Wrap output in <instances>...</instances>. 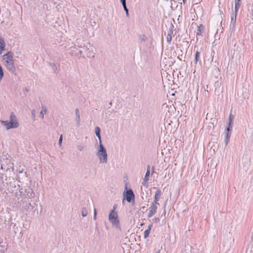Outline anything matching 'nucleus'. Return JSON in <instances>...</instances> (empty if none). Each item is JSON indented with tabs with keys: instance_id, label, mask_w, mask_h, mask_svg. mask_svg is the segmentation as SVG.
I'll return each mask as SVG.
<instances>
[{
	"instance_id": "f257e3e1",
	"label": "nucleus",
	"mask_w": 253,
	"mask_h": 253,
	"mask_svg": "<svg viewBox=\"0 0 253 253\" xmlns=\"http://www.w3.org/2000/svg\"><path fill=\"white\" fill-rule=\"evenodd\" d=\"M19 192L24 197L23 204H25L26 206L38 205V204L35 203L37 198L34 197L35 193L31 187L27 186L24 188H21Z\"/></svg>"
},
{
	"instance_id": "f03ea898",
	"label": "nucleus",
	"mask_w": 253,
	"mask_h": 253,
	"mask_svg": "<svg viewBox=\"0 0 253 253\" xmlns=\"http://www.w3.org/2000/svg\"><path fill=\"white\" fill-rule=\"evenodd\" d=\"M87 42H84L81 39H77L76 41L75 44L76 48L79 50L81 56H84L85 51L89 48V45L86 43Z\"/></svg>"
},
{
	"instance_id": "7ed1b4c3",
	"label": "nucleus",
	"mask_w": 253,
	"mask_h": 253,
	"mask_svg": "<svg viewBox=\"0 0 253 253\" xmlns=\"http://www.w3.org/2000/svg\"><path fill=\"white\" fill-rule=\"evenodd\" d=\"M97 155L99 159L100 162L102 163H106L107 162V154L105 148L100 142L99 146V149L97 153Z\"/></svg>"
},
{
	"instance_id": "20e7f679",
	"label": "nucleus",
	"mask_w": 253,
	"mask_h": 253,
	"mask_svg": "<svg viewBox=\"0 0 253 253\" xmlns=\"http://www.w3.org/2000/svg\"><path fill=\"white\" fill-rule=\"evenodd\" d=\"M233 116L230 114L229 116V118L227 122L228 126L225 129L226 132L225 133L224 140L225 145H227L230 139V134L229 133V131L231 130L232 128V123L233 122Z\"/></svg>"
},
{
	"instance_id": "39448f33",
	"label": "nucleus",
	"mask_w": 253,
	"mask_h": 253,
	"mask_svg": "<svg viewBox=\"0 0 253 253\" xmlns=\"http://www.w3.org/2000/svg\"><path fill=\"white\" fill-rule=\"evenodd\" d=\"M115 208L111 211L109 215V220L113 224L117 227L119 226V220L118 219V215L117 212L115 211Z\"/></svg>"
},
{
	"instance_id": "423d86ee",
	"label": "nucleus",
	"mask_w": 253,
	"mask_h": 253,
	"mask_svg": "<svg viewBox=\"0 0 253 253\" xmlns=\"http://www.w3.org/2000/svg\"><path fill=\"white\" fill-rule=\"evenodd\" d=\"M0 163L1 169L6 171L10 170L13 167V164L8 159L1 160Z\"/></svg>"
},
{
	"instance_id": "0eeeda50",
	"label": "nucleus",
	"mask_w": 253,
	"mask_h": 253,
	"mask_svg": "<svg viewBox=\"0 0 253 253\" xmlns=\"http://www.w3.org/2000/svg\"><path fill=\"white\" fill-rule=\"evenodd\" d=\"M123 195V201L124 200H126L129 203L134 202V194L133 191L131 189L126 190V192L124 191Z\"/></svg>"
},
{
	"instance_id": "6e6552de",
	"label": "nucleus",
	"mask_w": 253,
	"mask_h": 253,
	"mask_svg": "<svg viewBox=\"0 0 253 253\" xmlns=\"http://www.w3.org/2000/svg\"><path fill=\"white\" fill-rule=\"evenodd\" d=\"M0 123L2 125L6 126L7 130L10 128H17L19 126L18 123H12L8 121H0Z\"/></svg>"
},
{
	"instance_id": "1a4fd4ad",
	"label": "nucleus",
	"mask_w": 253,
	"mask_h": 253,
	"mask_svg": "<svg viewBox=\"0 0 253 253\" xmlns=\"http://www.w3.org/2000/svg\"><path fill=\"white\" fill-rule=\"evenodd\" d=\"M86 43L89 45V48L88 50L85 51V53L84 55H86L88 58L93 57L94 56V47L91 45L90 43L89 42H87Z\"/></svg>"
},
{
	"instance_id": "9d476101",
	"label": "nucleus",
	"mask_w": 253,
	"mask_h": 253,
	"mask_svg": "<svg viewBox=\"0 0 253 253\" xmlns=\"http://www.w3.org/2000/svg\"><path fill=\"white\" fill-rule=\"evenodd\" d=\"M5 66L6 69L11 73H14L16 71V68L14 66V61H8L5 63Z\"/></svg>"
},
{
	"instance_id": "9b49d317",
	"label": "nucleus",
	"mask_w": 253,
	"mask_h": 253,
	"mask_svg": "<svg viewBox=\"0 0 253 253\" xmlns=\"http://www.w3.org/2000/svg\"><path fill=\"white\" fill-rule=\"evenodd\" d=\"M240 0H235V17H237L238 10L241 6Z\"/></svg>"
},
{
	"instance_id": "f8f14e48",
	"label": "nucleus",
	"mask_w": 253,
	"mask_h": 253,
	"mask_svg": "<svg viewBox=\"0 0 253 253\" xmlns=\"http://www.w3.org/2000/svg\"><path fill=\"white\" fill-rule=\"evenodd\" d=\"M173 30L172 28H170L169 29L168 32V35L167 37V41L169 43H170L172 39V35L173 34Z\"/></svg>"
},
{
	"instance_id": "ddd939ff",
	"label": "nucleus",
	"mask_w": 253,
	"mask_h": 253,
	"mask_svg": "<svg viewBox=\"0 0 253 253\" xmlns=\"http://www.w3.org/2000/svg\"><path fill=\"white\" fill-rule=\"evenodd\" d=\"M5 43L4 39L0 37V54H1L2 51L5 49Z\"/></svg>"
},
{
	"instance_id": "4468645a",
	"label": "nucleus",
	"mask_w": 253,
	"mask_h": 253,
	"mask_svg": "<svg viewBox=\"0 0 253 253\" xmlns=\"http://www.w3.org/2000/svg\"><path fill=\"white\" fill-rule=\"evenodd\" d=\"M152 227V224H150L148 226V228L146 230H145V231L144 232V238H147V237H148Z\"/></svg>"
},
{
	"instance_id": "2eb2a0df",
	"label": "nucleus",
	"mask_w": 253,
	"mask_h": 253,
	"mask_svg": "<svg viewBox=\"0 0 253 253\" xmlns=\"http://www.w3.org/2000/svg\"><path fill=\"white\" fill-rule=\"evenodd\" d=\"M75 114H76V120L77 122V126L80 125V111L79 109L77 108L75 110Z\"/></svg>"
},
{
	"instance_id": "dca6fc26",
	"label": "nucleus",
	"mask_w": 253,
	"mask_h": 253,
	"mask_svg": "<svg viewBox=\"0 0 253 253\" xmlns=\"http://www.w3.org/2000/svg\"><path fill=\"white\" fill-rule=\"evenodd\" d=\"M100 128H99V127L98 126H96L95 128V134L96 135V136L98 137V139H99V143H100V142H102L101 141V135H100Z\"/></svg>"
},
{
	"instance_id": "f3484780",
	"label": "nucleus",
	"mask_w": 253,
	"mask_h": 253,
	"mask_svg": "<svg viewBox=\"0 0 253 253\" xmlns=\"http://www.w3.org/2000/svg\"><path fill=\"white\" fill-rule=\"evenodd\" d=\"M161 194V191L160 189H158L155 194L154 202L156 204H157V202L159 200Z\"/></svg>"
},
{
	"instance_id": "a211bd4d",
	"label": "nucleus",
	"mask_w": 253,
	"mask_h": 253,
	"mask_svg": "<svg viewBox=\"0 0 253 253\" xmlns=\"http://www.w3.org/2000/svg\"><path fill=\"white\" fill-rule=\"evenodd\" d=\"M236 21V17H235V13H234V15L231 17V23H230V28H234L235 27Z\"/></svg>"
},
{
	"instance_id": "6ab92c4d",
	"label": "nucleus",
	"mask_w": 253,
	"mask_h": 253,
	"mask_svg": "<svg viewBox=\"0 0 253 253\" xmlns=\"http://www.w3.org/2000/svg\"><path fill=\"white\" fill-rule=\"evenodd\" d=\"M150 171L149 170H146L143 181L142 182L143 185H145L146 183L149 180Z\"/></svg>"
},
{
	"instance_id": "aec40b11",
	"label": "nucleus",
	"mask_w": 253,
	"mask_h": 253,
	"mask_svg": "<svg viewBox=\"0 0 253 253\" xmlns=\"http://www.w3.org/2000/svg\"><path fill=\"white\" fill-rule=\"evenodd\" d=\"M9 122H11L12 123H18L16 119V117L15 116V115H14V113H13V112L11 113V114H10V121Z\"/></svg>"
},
{
	"instance_id": "412c9836",
	"label": "nucleus",
	"mask_w": 253,
	"mask_h": 253,
	"mask_svg": "<svg viewBox=\"0 0 253 253\" xmlns=\"http://www.w3.org/2000/svg\"><path fill=\"white\" fill-rule=\"evenodd\" d=\"M200 52L198 51H196L195 54V58L194 60V63L195 64H197L200 58Z\"/></svg>"
},
{
	"instance_id": "4be33fe9",
	"label": "nucleus",
	"mask_w": 253,
	"mask_h": 253,
	"mask_svg": "<svg viewBox=\"0 0 253 253\" xmlns=\"http://www.w3.org/2000/svg\"><path fill=\"white\" fill-rule=\"evenodd\" d=\"M3 59L5 63L7 62L8 61H13V56H2Z\"/></svg>"
},
{
	"instance_id": "5701e85b",
	"label": "nucleus",
	"mask_w": 253,
	"mask_h": 253,
	"mask_svg": "<svg viewBox=\"0 0 253 253\" xmlns=\"http://www.w3.org/2000/svg\"><path fill=\"white\" fill-rule=\"evenodd\" d=\"M156 207H153L152 210L150 211L148 213V216L151 217L156 211Z\"/></svg>"
},
{
	"instance_id": "b1692460",
	"label": "nucleus",
	"mask_w": 253,
	"mask_h": 253,
	"mask_svg": "<svg viewBox=\"0 0 253 253\" xmlns=\"http://www.w3.org/2000/svg\"><path fill=\"white\" fill-rule=\"evenodd\" d=\"M42 110L40 112V116L42 117V118H44V115L46 113V109L45 108H44L43 106H42Z\"/></svg>"
},
{
	"instance_id": "393cba45",
	"label": "nucleus",
	"mask_w": 253,
	"mask_h": 253,
	"mask_svg": "<svg viewBox=\"0 0 253 253\" xmlns=\"http://www.w3.org/2000/svg\"><path fill=\"white\" fill-rule=\"evenodd\" d=\"M139 40L142 42H145L147 40V38L144 35H140L139 37Z\"/></svg>"
},
{
	"instance_id": "a878e982",
	"label": "nucleus",
	"mask_w": 253,
	"mask_h": 253,
	"mask_svg": "<svg viewBox=\"0 0 253 253\" xmlns=\"http://www.w3.org/2000/svg\"><path fill=\"white\" fill-rule=\"evenodd\" d=\"M123 6L124 7V9L125 11H126V16H128V15H129L128 8H127L126 5H123Z\"/></svg>"
},
{
	"instance_id": "bb28decb",
	"label": "nucleus",
	"mask_w": 253,
	"mask_h": 253,
	"mask_svg": "<svg viewBox=\"0 0 253 253\" xmlns=\"http://www.w3.org/2000/svg\"><path fill=\"white\" fill-rule=\"evenodd\" d=\"M3 56L4 57H6V56L10 57V56H13V53H12L11 51H8L6 54H4Z\"/></svg>"
},
{
	"instance_id": "cd10ccee",
	"label": "nucleus",
	"mask_w": 253,
	"mask_h": 253,
	"mask_svg": "<svg viewBox=\"0 0 253 253\" xmlns=\"http://www.w3.org/2000/svg\"><path fill=\"white\" fill-rule=\"evenodd\" d=\"M77 148L80 151H82L84 149V146L82 145H78Z\"/></svg>"
},
{
	"instance_id": "c85d7f7f",
	"label": "nucleus",
	"mask_w": 253,
	"mask_h": 253,
	"mask_svg": "<svg viewBox=\"0 0 253 253\" xmlns=\"http://www.w3.org/2000/svg\"><path fill=\"white\" fill-rule=\"evenodd\" d=\"M202 25H201L200 26H198V32L197 33V35H201V27Z\"/></svg>"
},
{
	"instance_id": "c756f323",
	"label": "nucleus",
	"mask_w": 253,
	"mask_h": 253,
	"mask_svg": "<svg viewBox=\"0 0 253 253\" xmlns=\"http://www.w3.org/2000/svg\"><path fill=\"white\" fill-rule=\"evenodd\" d=\"M32 116L33 118L35 120V118H36V116H35V109H33V110L32 111Z\"/></svg>"
},
{
	"instance_id": "7c9ffc66",
	"label": "nucleus",
	"mask_w": 253,
	"mask_h": 253,
	"mask_svg": "<svg viewBox=\"0 0 253 253\" xmlns=\"http://www.w3.org/2000/svg\"><path fill=\"white\" fill-rule=\"evenodd\" d=\"M62 135L61 134L60 136L59 141H58L59 145H61L62 144Z\"/></svg>"
},
{
	"instance_id": "2f4dec72",
	"label": "nucleus",
	"mask_w": 253,
	"mask_h": 253,
	"mask_svg": "<svg viewBox=\"0 0 253 253\" xmlns=\"http://www.w3.org/2000/svg\"><path fill=\"white\" fill-rule=\"evenodd\" d=\"M87 213L86 211H84V210H83V211H82V215H83V216H86V215H87Z\"/></svg>"
},
{
	"instance_id": "473e14b6",
	"label": "nucleus",
	"mask_w": 253,
	"mask_h": 253,
	"mask_svg": "<svg viewBox=\"0 0 253 253\" xmlns=\"http://www.w3.org/2000/svg\"><path fill=\"white\" fill-rule=\"evenodd\" d=\"M51 65L52 67L53 70L55 71V70L57 69L55 64L54 63H52V64H51Z\"/></svg>"
},
{
	"instance_id": "72a5a7b5",
	"label": "nucleus",
	"mask_w": 253,
	"mask_h": 253,
	"mask_svg": "<svg viewBox=\"0 0 253 253\" xmlns=\"http://www.w3.org/2000/svg\"><path fill=\"white\" fill-rule=\"evenodd\" d=\"M123 6L126 5V0H120Z\"/></svg>"
},
{
	"instance_id": "f704fd0d",
	"label": "nucleus",
	"mask_w": 253,
	"mask_h": 253,
	"mask_svg": "<svg viewBox=\"0 0 253 253\" xmlns=\"http://www.w3.org/2000/svg\"><path fill=\"white\" fill-rule=\"evenodd\" d=\"M244 158L247 159V160L249 159L247 156H244L243 159H244Z\"/></svg>"
},
{
	"instance_id": "c9c22d12",
	"label": "nucleus",
	"mask_w": 253,
	"mask_h": 253,
	"mask_svg": "<svg viewBox=\"0 0 253 253\" xmlns=\"http://www.w3.org/2000/svg\"><path fill=\"white\" fill-rule=\"evenodd\" d=\"M150 166L149 165L147 166V170H149L150 171Z\"/></svg>"
},
{
	"instance_id": "e433bc0d",
	"label": "nucleus",
	"mask_w": 253,
	"mask_h": 253,
	"mask_svg": "<svg viewBox=\"0 0 253 253\" xmlns=\"http://www.w3.org/2000/svg\"><path fill=\"white\" fill-rule=\"evenodd\" d=\"M96 210H95V209H94V218H95V217H96Z\"/></svg>"
},
{
	"instance_id": "4c0bfd02",
	"label": "nucleus",
	"mask_w": 253,
	"mask_h": 253,
	"mask_svg": "<svg viewBox=\"0 0 253 253\" xmlns=\"http://www.w3.org/2000/svg\"><path fill=\"white\" fill-rule=\"evenodd\" d=\"M184 3H185L186 2L187 0H182Z\"/></svg>"
},
{
	"instance_id": "58836bf2",
	"label": "nucleus",
	"mask_w": 253,
	"mask_h": 253,
	"mask_svg": "<svg viewBox=\"0 0 253 253\" xmlns=\"http://www.w3.org/2000/svg\"><path fill=\"white\" fill-rule=\"evenodd\" d=\"M154 167H153V168H152V173L154 172Z\"/></svg>"
},
{
	"instance_id": "ea45409f",
	"label": "nucleus",
	"mask_w": 253,
	"mask_h": 253,
	"mask_svg": "<svg viewBox=\"0 0 253 253\" xmlns=\"http://www.w3.org/2000/svg\"><path fill=\"white\" fill-rule=\"evenodd\" d=\"M240 1H241V0H240Z\"/></svg>"
}]
</instances>
